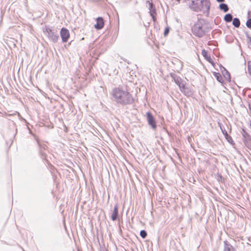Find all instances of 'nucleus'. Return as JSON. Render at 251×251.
I'll use <instances>...</instances> for the list:
<instances>
[{
    "mask_svg": "<svg viewBox=\"0 0 251 251\" xmlns=\"http://www.w3.org/2000/svg\"><path fill=\"white\" fill-rule=\"evenodd\" d=\"M210 2L208 0H201L200 6L201 11H206L208 13L210 9Z\"/></svg>",
    "mask_w": 251,
    "mask_h": 251,
    "instance_id": "nucleus-6",
    "label": "nucleus"
},
{
    "mask_svg": "<svg viewBox=\"0 0 251 251\" xmlns=\"http://www.w3.org/2000/svg\"><path fill=\"white\" fill-rule=\"evenodd\" d=\"M214 75L216 77V79L220 83H223V78L221 75V74L219 73H214Z\"/></svg>",
    "mask_w": 251,
    "mask_h": 251,
    "instance_id": "nucleus-15",
    "label": "nucleus"
},
{
    "mask_svg": "<svg viewBox=\"0 0 251 251\" xmlns=\"http://www.w3.org/2000/svg\"><path fill=\"white\" fill-rule=\"evenodd\" d=\"M246 25L248 28H251V18H250L247 20L246 22Z\"/></svg>",
    "mask_w": 251,
    "mask_h": 251,
    "instance_id": "nucleus-24",
    "label": "nucleus"
},
{
    "mask_svg": "<svg viewBox=\"0 0 251 251\" xmlns=\"http://www.w3.org/2000/svg\"><path fill=\"white\" fill-rule=\"evenodd\" d=\"M224 69L226 71V74L228 77L227 78H228L229 79V80L230 81V74L225 69Z\"/></svg>",
    "mask_w": 251,
    "mask_h": 251,
    "instance_id": "nucleus-27",
    "label": "nucleus"
},
{
    "mask_svg": "<svg viewBox=\"0 0 251 251\" xmlns=\"http://www.w3.org/2000/svg\"><path fill=\"white\" fill-rule=\"evenodd\" d=\"M188 5L189 8L192 10L198 12L201 11L200 6L201 0H183Z\"/></svg>",
    "mask_w": 251,
    "mask_h": 251,
    "instance_id": "nucleus-4",
    "label": "nucleus"
},
{
    "mask_svg": "<svg viewBox=\"0 0 251 251\" xmlns=\"http://www.w3.org/2000/svg\"><path fill=\"white\" fill-rule=\"evenodd\" d=\"M225 130H224V131L222 130V132L223 133V134L225 135Z\"/></svg>",
    "mask_w": 251,
    "mask_h": 251,
    "instance_id": "nucleus-31",
    "label": "nucleus"
},
{
    "mask_svg": "<svg viewBox=\"0 0 251 251\" xmlns=\"http://www.w3.org/2000/svg\"><path fill=\"white\" fill-rule=\"evenodd\" d=\"M60 36L63 42H67L70 37L69 30L64 27L61 28L60 31Z\"/></svg>",
    "mask_w": 251,
    "mask_h": 251,
    "instance_id": "nucleus-7",
    "label": "nucleus"
},
{
    "mask_svg": "<svg viewBox=\"0 0 251 251\" xmlns=\"http://www.w3.org/2000/svg\"><path fill=\"white\" fill-rule=\"evenodd\" d=\"M43 32L47 35L49 39L53 43L57 42L59 39V36L58 35L57 31L55 29L52 27L46 26L45 28L43 29Z\"/></svg>",
    "mask_w": 251,
    "mask_h": 251,
    "instance_id": "nucleus-3",
    "label": "nucleus"
},
{
    "mask_svg": "<svg viewBox=\"0 0 251 251\" xmlns=\"http://www.w3.org/2000/svg\"><path fill=\"white\" fill-rule=\"evenodd\" d=\"M140 235L143 238H145L147 236V233L146 230H142L140 231Z\"/></svg>",
    "mask_w": 251,
    "mask_h": 251,
    "instance_id": "nucleus-21",
    "label": "nucleus"
},
{
    "mask_svg": "<svg viewBox=\"0 0 251 251\" xmlns=\"http://www.w3.org/2000/svg\"><path fill=\"white\" fill-rule=\"evenodd\" d=\"M147 119L148 124L151 126L152 128L153 129H156V125L155 119L149 112L147 113Z\"/></svg>",
    "mask_w": 251,
    "mask_h": 251,
    "instance_id": "nucleus-5",
    "label": "nucleus"
},
{
    "mask_svg": "<svg viewBox=\"0 0 251 251\" xmlns=\"http://www.w3.org/2000/svg\"><path fill=\"white\" fill-rule=\"evenodd\" d=\"M172 77L173 78L175 83L178 86L179 89L180 88V87L182 86V84H183L182 83V80H181V78L179 77V76H177L175 74H174V75H172Z\"/></svg>",
    "mask_w": 251,
    "mask_h": 251,
    "instance_id": "nucleus-13",
    "label": "nucleus"
},
{
    "mask_svg": "<svg viewBox=\"0 0 251 251\" xmlns=\"http://www.w3.org/2000/svg\"><path fill=\"white\" fill-rule=\"evenodd\" d=\"M249 108H250V110H251V103H250L249 104Z\"/></svg>",
    "mask_w": 251,
    "mask_h": 251,
    "instance_id": "nucleus-30",
    "label": "nucleus"
},
{
    "mask_svg": "<svg viewBox=\"0 0 251 251\" xmlns=\"http://www.w3.org/2000/svg\"><path fill=\"white\" fill-rule=\"evenodd\" d=\"M151 17H152V19L153 22H155L156 20V16L153 15V16H151Z\"/></svg>",
    "mask_w": 251,
    "mask_h": 251,
    "instance_id": "nucleus-28",
    "label": "nucleus"
},
{
    "mask_svg": "<svg viewBox=\"0 0 251 251\" xmlns=\"http://www.w3.org/2000/svg\"><path fill=\"white\" fill-rule=\"evenodd\" d=\"M176 0L179 2L180 0Z\"/></svg>",
    "mask_w": 251,
    "mask_h": 251,
    "instance_id": "nucleus-32",
    "label": "nucleus"
},
{
    "mask_svg": "<svg viewBox=\"0 0 251 251\" xmlns=\"http://www.w3.org/2000/svg\"><path fill=\"white\" fill-rule=\"evenodd\" d=\"M232 15L230 13H228L225 16L224 20L226 22H230L232 20Z\"/></svg>",
    "mask_w": 251,
    "mask_h": 251,
    "instance_id": "nucleus-18",
    "label": "nucleus"
},
{
    "mask_svg": "<svg viewBox=\"0 0 251 251\" xmlns=\"http://www.w3.org/2000/svg\"><path fill=\"white\" fill-rule=\"evenodd\" d=\"M219 8L221 10L224 11V12H226L228 11L229 8L227 5L224 3H222L219 5Z\"/></svg>",
    "mask_w": 251,
    "mask_h": 251,
    "instance_id": "nucleus-14",
    "label": "nucleus"
},
{
    "mask_svg": "<svg viewBox=\"0 0 251 251\" xmlns=\"http://www.w3.org/2000/svg\"><path fill=\"white\" fill-rule=\"evenodd\" d=\"M219 2H222L225 1V0H216Z\"/></svg>",
    "mask_w": 251,
    "mask_h": 251,
    "instance_id": "nucleus-29",
    "label": "nucleus"
},
{
    "mask_svg": "<svg viewBox=\"0 0 251 251\" xmlns=\"http://www.w3.org/2000/svg\"><path fill=\"white\" fill-rule=\"evenodd\" d=\"M104 25L103 19L101 17H98L97 19V24L95 25V27L97 29H101Z\"/></svg>",
    "mask_w": 251,
    "mask_h": 251,
    "instance_id": "nucleus-12",
    "label": "nucleus"
},
{
    "mask_svg": "<svg viewBox=\"0 0 251 251\" xmlns=\"http://www.w3.org/2000/svg\"><path fill=\"white\" fill-rule=\"evenodd\" d=\"M208 31V25L203 20H198L192 27V33L198 37H202Z\"/></svg>",
    "mask_w": 251,
    "mask_h": 251,
    "instance_id": "nucleus-2",
    "label": "nucleus"
},
{
    "mask_svg": "<svg viewBox=\"0 0 251 251\" xmlns=\"http://www.w3.org/2000/svg\"><path fill=\"white\" fill-rule=\"evenodd\" d=\"M223 251H237L236 249L231 245L229 242L226 240L224 241Z\"/></svg>",
    "mask_w": 251,
    "mask_h": 251,
    "instance_id": "nucleus-10",
    "label": "nucleus"
},
{
    "mask_svg": "<svg viewBox=\"0 0 251 251\" xmlns=\"http://www.w3.org/2000/svg\"><path fill=\"white\" fill-rule=\"evenodd\" d=\"M119 217V213H118V205L117 204H116L114 205V209L113 212L111 215V220L113 221H115L117 220Z\"/></svg>",
    "mask_w": 251,
    "mask_h": 251,
    "instance_id": "nucleus-11",
    "label": "nucleus"
},
{
    "mask_svg": "<svg viewBox=\"0 0 251 251\" xmlns=\"http://www.w3.org/2000/svg\"><path fill=\"white\" fill-rule=\"evenodd\" d=\"M150 13L151 16H156V11L155 8H153L152 10L150 11Z\"/></svg>",
    "mask_w": 251,
    "mask_h": 251,
    "instance_id": "nucleus-22",
    "label": "nucleus"
},
{
    "mask_svg": "<svg viewBox=\"0 0 251 251\" xmlns=\"http://www.w3.org/2000/svg\"><path fill=\"white\" fill-rule=\"evenodd\" d=\"M232 24L235 27H239L240 25V21L237 18H235L232 20Z\"/></svg>",
    "mask_w": 251,
    "mask_h": 251,
    "instance_id": "nucleus-16",
    "label": "nucleus"
},
{
    "mask_svg": "<svg viewBox=\"0 0 251 251\" xmlns=\"http://www.w3.org/2000/svg\"><path fill=\"white\" fill-rule=\"evenodd\" d=\"M201 54L206 60L208 61L209 62H211V57L208 55L206 50H202Z\"/></svg>",
    "mask_w": 251,
    "mask_h": 251,
    "instance_id": "nucleus-17",
    "label": "nucleus"
},
{
    "mask_svg": "<svg viewBox=\"0 0 251 251\" xmlns=\"http://www.w3.org/2000/svg\"><path fill=\"white\" fill-rule=\"evenodd\" d=\"M38 144L40 147V151L41 154L43 155H45L46 154V153L43 151L42 149L46 150V148H47V146L45 144H44L43 145H40L39 143H38Z\"/></svg>",
    "mask_w": 251,
    "mask_h": 251,
    "instance_id": "nucleus-19",
    "label": "nucleus"
},
{
    "mask_svg": "<svg viewBox=\"0 0 251 251\" xmlns=\"http://www.w3.org/2000/svg\"><path fill=\"white\" fill-rule=\"evenodd\" d=\"M248 72L251 76V61L248 62Z\"/></svg>",
    "mask_w": 251,
    "mask_h": 251,
    "instance_id": "nucleus-23",
    "label": "nucleus"
},
{
    "mask_svg": "<svg viewBox=\"0 0 251 251\" xmlns=\"http://www.w3.org/2000/svg\"><path fill=\"white\" fill-rule=\"evenodd\" d=\"M225 137L229 143L232 144L233 142L231 137L228 135L226 131H225Z\"/></svg>",
    "mask_w": 251,
    "mask_h": 251,
    "instance_id": "nucleus-20",
    "label": "nucleus"
},
{
    "mask_svg": "<svg viewBox=\"0 0 251 251\" xmlns=\"http://www.w3.org/2000/svg\"><path fill=\"white\" fill-rule=\"evenodd\" d=\"M112 95L114 101L122 105L132 104L134 99L131 94L120 88H116L112 91Z\"/></svg>",
    "mask_w": 251,
    "mask_h": 251,
    "instance_id": "nucleus-1",
    "label": "nucleus"
},
{
    "mask_svg": "<svg viewBox=\"0 0 251 251\" xmlns=\"http://www.w3.org/2000/svg\"><path fill=\"white\" fill-rule=\"evenodd\" d=\"M169 30H170V28L169 27L165 28L164 31V36L167 35L169 33Z\"/></svg>",
    "mask_w": 251,
    "mask_h": 251,
    "instance_id": "nucleus-26",
    "label": "nucleus"
},
{
    "mask_svg": "<svg viewBox=\"0 0 251 251\" xmlns=\"http://www.w3.org/2000/svg\"><path fill=\"white\" fill-rule=\"evenodd\" d=\"M180 91L183 93L185 96L187 97L192 96L193 94V92L191 88L186 87L184 84H182V86L179 89Z\"/></svg>",
    "mask_w": 251,
    "mask_h": 251,
    "instance_id": "nucleus-8",
    "label": "nucleus"
},
{
    "mask_svg": "<svg viewBox=\"0 0 251 251\" xmlns=\"http://www.w3.org/2000/svg\"><path fill=\"white\" fill-rule=\"evenodd\" d=\"M242 134L243 137V141L245 144L247 146H250L251 144V142L250 139V135L244 129H242Z\"/></svg>",
    "mask_w": 251,
    "mask_h": 251,
    "instance_id": "nucleus-9",
    "label": "nucleus"
},
{
    "mask_svg": "<svg viewBox=\"0 0 251 251\" xmlns=\"http://www.w3.org/2000/svg\"><path fill=\"white\" fill-rule=\"evenodd\" d=\"M149 3V10H151L153 9V8H155L154 5H153V3L152 2H150V1H148Z\"/></svg>",
    "mask_w": 251,
    "mask_h": 251,
    "instance_id": "nucleus-25",
    "label": "nucleus"
}]
</instances>
